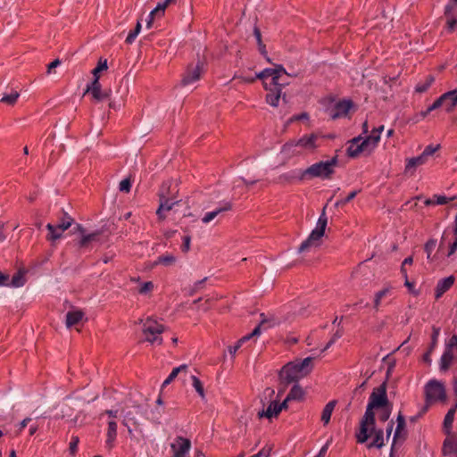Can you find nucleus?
Wrapping results in <instances>:
<instances>
[{
	"label": "nucleus",
	"mask_w": 457,
	"mask_h": 457,
	"mask_svg": "<svg viewBox=\"0 0 457 457\" xmlns=\"http://www.w3.org/2000/svg\"><path fill=\"white\" fill-rule=\"evenodd\" d=\"M337 155L334 156L329 161L316 162L303 170L301 179H305V180H311L314 178L328 179L334 174L335 167L337 165Z\"/></svg>",
	"instance_id": "nucleus-2"
},
{
	"label": "nucleus",
	"mask_w": 457,
	"mask_h": 457,
	"mask_svg": "<svg viewBox=\"0 0 457 457\" xmlns=\"http://www.w3.org/2000/svg\"><path fill=\"white\" fill-rule=\"evenodd\" d=\"M140 30H141V23H140V21H137L134 30H131L129 33V35L126 38V43L132 44L134 42L135 38L137 37V36L139 34Z\"/></svg>",
	"instance_id": "nucleus-47"
},
{
	"label": "nucleus",
	"mask_w": 457,
	"mask_h": 457,
	"mask_svg": "<svg viewBox=\"0 0 457 457\" xmlns=\"http://www.w3.org/2000/svg\"><path fill=\"white\" fill-rule=\"evenodd\" d=\"M368 404L377 409L386 407L389 404L386 395V380H385L379 386L373 389Z\"/></svg>",
	"instance_id": "nucleus-13"
},
{
	"label": "nucleus",
	"mask_w": 457,
	"mask_h": 457,
	"mask_svg": "<svg viewBox=\"0 0 457 457\" xmlns=\"http://www.w3.org/2000/svg\"><path fill=\"white\" fill-rule=\"evenodd\" d=\"M453 232L455 236V239L454 242L450 245L449 252L447 253L448 257L452 256L457 250V215L455 216Z\"/></svg>",
	"instance_id": "nucleus-46"
},
{
	"label": "nucleus",
	"mask_w": 457,
	"mask_h": 457,
	"mask_svg": "<svg viewBox=\"0 0 457 457\" xmlns=\"http://www.w3.org/2000/svg\"><path fill=\"white\" fill-rule=\"evenodd\" d=\"M454 283V277L449 276L440 279L436 287L435 297L439 299L446 291H448Z\"/></svg>",
	"instance_id": "nucleus-22"
},
{
	"label": "nucleus",
	"mask_w": 457,
	"mask_h": 457,
	"mask_svg": "<svg viewBox=\"0 0 457 457\" xmlns=\"http://www.w3.org/2000/svg\"><path fill=\"white\" fill-rule=\"evenodd\" d=\"M84 317V312L82 311H71L66 314V326L71 328L78 324Z\"/></svg>",
	"instance_id": "nucleus-32"
},
{
	"label": "nucleus",
	"mask_w": 457,
	"mask_h": 457,
	"mask_svg": "<svg viewBox=\"0 0 457 457\" xmlns=\"http://www.w3.org/2000/svg\"><path fill=\"white\" fill-rule=\"evenodd\" d=\"M366 141H368V145H370L369 154H370L373 149L377 146L378 143L380 140V136L378 133H374V130L372 129L371 135L368 136L365 138Z\"/></svg>",
	"instance_id": "nucleus-42"
},
{
	"label": "nucleus",
	"mask_w": 457,
	"mask_h": 457,
	"mask_svg": "<svg viewBox=\"0 0 457 457\" xmlns=\"http://www.w3.org/2000/svg\"><path fill=\"white\" fill-rule=\"evenodd\" d=\"M359 192H360V190L352 191L345 199L338 200L337 202H336L335 207L338 208V207L345 205V204L351 202L357 195V194Z\"/></svg>",
	"instance_id": "nucleus-49"
},
{
	"label": "nucleus",
	"mask_w": 457,
	"mask_h": 457,
	"mask_svg": "<svg viewBox=\"0 0 457 457\" xmlns=\"http://www.w3.org/2000/svg\"><path fill=\"white\" fill-rule=\"evenodd\" d=\"M79 442V439L78 436L71 437V441L70 446H69L71 454L74 455L76 453Z\"/></svg>",
	"instance_id": "nucleus-60"
},
{
	"label": "nucleus",
	"mask_w": 457,
	"mask_h": 457,
	"mask_svg": "<svg viewBox=\"0 0 457 457\" xmlns=\"http://www.w3.org/2000/svg\"><path fill=\"white\" fill-rule=\"evenodd\" d=\"M204 60L198 59L195 65L189 64L182 77L181 85L186 87L200 79L204 71Z\"/></svg>",
	"instance_id": "nucleus-9"
},
{
	"label": "nucleus",
	"mask_w": 457,
	"mask_h": 457,
	"mask_svg": "<svg viewBox=\"0 0 457 457\" xmlns=\"http://www.w3.org/2000/svg\"><path fill=\"white\" fill-rule=\"evenodd\" d=\"M396 421H397V426H396V428H395V435H394V438H393V444H392V446H391L390 457L394 456V451H395V444H396L397 439L402 438L403 440H404L405 437H406V432L404 431L405 430V426H406L405 418L402 414V412L398 413Z\"/></svg>",
	"instance_id": "nucleus-18"
},
{
	"label": "nucleus",
	"mask_w": 457,
	"mask_h": 457,
	"mask_svg": "<svg viewBox=\"0 0 457 457\" xmlns=\"http://www.w3.org/2000/svg\"><path fill=\"white\" fill-rule=\"evenodd\" d=\"M260 335V328H255L250 334L241 337L238 342L239 345H243L245 342L250 340L253 337H257Z\"/></svg>",
	"instance_id": "nucleus-54"
},
{
	"label": "nucleus",
	"mask_w": 457,
	"mask_h": 457,
	"mask_svg": "<svg viewBox=\"0 0 457 457\" xmlns=\"http://www.w3.org/2000/svg\"><path fill=\"white\" fill-rule=\"evenodd\" d=\"M352 107V102L351 101H341L338 102L336 105L334 110L332 111L330 116L333 120L337 119L339 117L345 116L350 108Z\"/></svg>",
	"instance_id": "nucleus-23"
},
{
	"label": "nucleus",
	"mask_w": 457,
	"mask_h": 457,
	"mask_svg": "<svg viewBox=\"0 0 457 457\" xmlns=\"http://www.w3.org/2000/svg\"><path fill=\"white\" fill-rule=\"evenodd\" d=\"M19 96H20V94L17 91H15L10 95L4 96L0 101L6 104L13 105L17 102V99L19 98Z\"/></svg>",
	"instance_id": "nucleus-45"
},
{
	"label": "nucleus",
	"mask_w": 457,
	"mask_h": 457,
	"mask_svg": "<svg viewBox=\"0 0 457 457\" xmlns=\"http://www.w3.org/2000/svg\"><path fill=\"white\" fill-rule=\"evenodd\" d=\"M190 244H191V237L185 236L183 237V244L181 245V251L183 253H187L190 250Z\"/></svg>",
	"instance_id": "nucleus-62"
},
{
	"label": "nucleus",
	"mask_w": 457,
	"mask_h": 457,
	"mask_svg": "<svg viewBox=\"0 0 457 457\" xmlns=\"http://www.w3.org/2000/svg\"><path fill=\"white\" fill-rule=\"evenodd\" d=\"M425 395L428 404L436 401H444L446 398L445 386L437 380H430L426 385Z\"/></svg>",
	"instance_id": "nucleus-8"
},
{
	"label": "nucleus",
	"mask_w": 457,
	"mask_h": 457,
	"mask_svg": "<svg viewBox=\"0 0 457 457\" xmlns=\"http://www.w3.org/2000/svg\"><path fill=\"white\" fill-rule=\"evenodd\" d=\"M457 196H453V197H446L445 195H434V198H436V201H435V204H448L450 201H453L456 198Z\"/></svg>",
	"instance_id": "nucleus-55"
},
{
	"label": "nucleus",
	"mask_w": 457,
	"mask_h": 457,
	"mask_svg": "<svg viewBox=\"0 0 457 457\" xmlns=\"http://www.w3.org/2000/svg\"><path fill=\"white\" fill-rule=\"evenodd\" d=\"M117 436V423L113 420L108 422L105 446L111 450Z\"/></svg>",
	"instance_id": "nucleus-27"
},
{
	"label": "nucleus",
	"mask_w": 457,
	"mask_h": 457,
	"mask_svg": "<svg viewBox=\"0 0 457 457\" xmlns=\"http://www.w3.org/2000/svg\"><path fill=\"white\" fill-rule=\"evenodd\" d=\"M454 357V353L451 351L445 350L441 360H440V370L447 371L453 362Z\"/></svg>",
	"instance_id": "nucleus-35"
},
{
	"label": "nucleus",
	"mask_w": 457,
	"mask_h": 457,
	"mask_svg": "<svg viewBox=\"0 0 457 457\" xmlns=\"http://www.w3.org/2000/svg\"><path fill=\"white\" fill-rule=\"evenodd\" d=\"M445 99V96L441 95L429 107L428 111H434L442 107L444 104V101Z\"/></svg>",
	"instance_id": "nucleus-56"
},
{
	"label": "nucleus",
	"mask_w": 457,
	"mask_h": 457,
	"mask_svg": "<svg viewBox=\"0 0 457 457\" xmlns=\"http://www.w3.org/2000/svg\"><path fill=\"white\" fill-rule=\"evenodd\" d=\"M153 288H154L153 282L148 281V282H145L144 284H142L138 292H139V294L145 295V294L149 293L150 291H152Z\"/></svg>",
	"instance_id": "nucleus-58"
},
{
	"label": "nucleus",
	"mask_w": 457,
	"mask_h": 457,
	"mask_svg": "<svg viewBox=\"0 0 457 457\" xmlns=\"http://www.w3.org/2000/svg\"><path fill=\"white\" fill-rule=\"evenodd\" d=\"M253 35L256 38L260 53L265 57L267 62H271L270 58L268 56L266 46L262 43L261 30L259 29L258 27L253 28Z\"/></svg>",
	"instance_id": "nucleus-36"
},
{
	"label": "nucleus",
	"mask_w": 457,
	"mask_h": 457,
	"mask_svg": "<svg viewBox=\"0 0 457 457\" xmlns=\"http://www.w3.org/2000/svg\"><path fill=\"white\" fill-rule=\"evenodd\" d=\"M285 77L282 75L277 83L264 82V88L268 91L265 97L266 103L273 107L278 106L280 98L284 103H287V96L284 88L289 85V81Z\"/></svg>",
	"instance_id": "nucleus-4"
},
{
	"label": "nucleus",
	"mask_w": 457,
	"mask_h": 457,
	"mask_svg": "<svg viewBox=\"0 0 457 457\" xmlns=\"http://www.w3.org/2000/svg\"><path fill=\"white\" fill-rule=\"evenodd\" d=\"M436 245V240L434 239V238L429 239L425 244L424 250H425V252L427 253V259L428 260L431 259V253H432L433 250L435 249Z\"/></svg>",
	"instance_id": "nucleus-48"
},
{
	"label": "nucleus",
	"mask_w": 457,
	"mask_h": 457,
	"mask_svg": "<svg viewBox=\"0 0 457 457\" xmlns=\"http://www.w3.org/2000/svg\"><path fill=\"white\" fill-rule=\"evenodd\" d=\"M456 347H457V336L454 335L449 339V342L446 345L445 350L454 353V350Z\"/></svg>",
	"instance_id": "nucleus-61"
},
{
	"label": "nucleus",
	"mask_w": 457,
	"mask_h": 457,
	"mask_svg": "<svg viewBox=\"0 0 457 457\" xmlns=\"http://www.w3.org/2000/svg\"><path fill=\"white\" fill-rule=\"evenodd\" d=\"M27 270L25 269H20L12 278L11 282L8 281L7 287H23L27 281L26 279V274Z\"/></svg>",
	"instance_id": "nucleus-26"
},
{
	"label": "nucleus",
	"mask_w": 457,
	"mask_h": 457,
	"mask_svg": "<svg viewBox=\"0 0 457 457\" xmlns=\"http://www.w3.org/2000/svg\"><path fill=\"white\" fill-rule=\"evenodd\" d=\"M343 336V330L341 328L337 329L334 335L332 336L331 339L328 342V344L325 345V347L322 349V352L327 351L338 338H340Z\"/></svg>",
	"instance_id": "nucleus-51"
},
{
	"label": "nucleus",
	"mask_w": 457,
	"mask_h": 457,
	"mask_svg": "<svg viewBox=\"0 0 457 457\" xmlns=\"http://www.w3.org/2000/svg\"><path fill=\"white\" fill-rule=\"evenodd\" d=\"M314 359V357H306L303 360L287 362L279 370L278 378L285 379L290 384L297 383L312 371Z\"/></svg>",
	"instance_id": "nucleus-1"
},
{
	"label": "nucleus",
	"mask_w": 457,
	"mask_h": 457,
	"mask_svg": "<svg viewBox=\"0 0 457 457\" xmlns=\"http://www.w3.org/2000/svg\"><path fill=\"white\" fill-rule=\"evenodd\" d=\"M108 69L107 65V60H102L100 59L97 66L92 71L93 78H97V79H100V72L103 71H106Z\"/></svg>",
	"instance_id": "nucleus-43"
},
{
	"label": "nucleus",
	"mask_w": 457,
	"mask_h": 457,
	"mask_svg": "<svg viewBox=\"0 0 457 457\" xmlns=\"http://www.w3.org/2000/svg\"><path fill=\"white\" fill-rule=\"evenodd\" d=\"M283 74H287V71L281 64H274V68H267L263 71L256 73V79L262 80V84L267 82L266 79L268 78H271V81L270 83H277L278 79L281 78Z\"/></svg>",
	"instance_id": "nucleus-15"
},
{
	"label": "nucleus",
	"mask_w": 457,
	"mask_h": 457,
	"mask_svg": "<svg viewBox=\"0 0 457 457\" xmlns=\"http://www.w3.org/2000/svg\"><path fill=\"white\" fill-rule=\"evenodd\" d=\"M107 231V229L103 227L101 229H97L92 233H87L86 236H83L79 238L78 241V247L80 249H86L89 248L91 244L93 243H104L105 242L109 235H105L104 233Z\"/></svg>",
	"instance_id": "nucleus-12"
},
{
	"label": "nucleus",
	"mask_w": 457,
	"mask_h": 457,
	"mask_svg": "<svg viewBox=\"0 0 457 457\" xmlns=\"http://www.w3.org/2000/svg\"><path fill=\"white\" fill-rule=\"evenodd\" d=\"M176 257L172 254L162 255L157 258V260L154 262L153 266H156L158 264L170 266L176 262Z\"/></svg>",
	"instance_id": "nucleus-38"
},
{
	"label": "nucleus",
	"mask_w": 457,
	"mask_h": 457,
	"mask_svg": "<svg viewBox=\"0 0 457 457\" xmlns=\"http://www.w3.org/2000/svg\"><path fill=\"white\" fill-rule=\"evenodd\" d=\"M303 395H304V391L302 388V386L300 385H298L297 383H295L287 396V400L294 401V400L303 399Z\"/></svg>",
	"instance_id": "nucleus-37"
},
{
	"label": "nucleus",
	"mask_w": 457,
	"mask_h": 457,
	"mask_svg": "<svg viewBox=\"0 0 457 457\" xmlns=\"http://www.w3.org/2000/svg\"><path fill=\"white\" fill-rule=\"evenodd\" d=\"M74 220L67 213L64 212L63 218L57 225H52L48 223L46 228L49 231L46 238L50 241H55L62 237V233L71 227Z\"/></svg>",
	"instance_id": "nucleus-7"
},
{
	"label": "nucleus",
	"mask_w": 457,
	"mask_h": 457,
	"mask_svg": "<svg viewBox=\"0 0 457 457\" xmlns=\"http://www.w3.org/2000/svg\"><path fill=\"white\" fill-rule=\"evenodd\" d=\"M91 94L92 98L96 102H101L105 99H110L112 96L111 88H102V85L97 78H93L92 81L87 86L84 95Z\"/></svg>",
	"instance_id": "nucleus-11"
},
{
	"label": "nucleus",
	"mask_w": 457,
	"mask_h": 457,
	"mask_svg": "<svg viewBox=\"0 0 457 457\" xmlns=\"http://www.w3.org/2000/svg\"><path fill=\"white\" fill-rule=\"evenodd\" d=\"M281 153L287 157H292L300 154L301 150L295 145V141L291 139L283 145L281 147Z\"/></svg>",
	"instance_id": "nucleus-31"
},
{
	"label": "nucleus",
	"mask_w": 457,
	"mask_h": 457,
	"mask_svg": "<svg viewBox=\"0 0 457 457\" xmlns=\"http://www.w3.org/2000/svg\"><path fill=\"white\" fill-rule=\"evenodd\" d=\"M131 187V182L129 179H125L120 182L119 189L121 192L129 193Z\"/></svg>",
	"instance_id": "nucleus-57"
},
{
	"label": "nucleus",
	"mask_w": 457,
	"mask_h": 457,
	"mask_svg": "<svg viewBox=\"0 0 457 457\" xmlns=\"http://www.w3.org/2000/svg\"><path fill=\"white\" fill-rule=\"evenodd\" d=\"M318 136L316 134L305 135L299 139H293L298 148L301 150H313L317 147L316 141Z\"/></svg>",
	"instance_id": "nucleus-19"
},
{
	"label": "nucleus",
	"mask_w": 457,
	"mask_h": 457,
	"mask_svg": "<svg viewBox=\"0 0 457 457\" xmlns=\"http://www.w3.org/2000/svg\"><path fill=\"white\" fill-rule=\"evenodd\" d=\"M455 408H451L445 417V420H444V428L446 431L447 434L450 433V430L452 428V426H453V419H454V413H455Z\"/></svg>",
	"instance_id": "nucleus-40"
},
{
	"label": "nucleus",
	"mask_w": 457,
	"mask_h": 457,
	"mask_svg": "<svg viewBox=\"0 0 457 457\" xmlns=\"http://www.w3.org/2000/svg\"><path fill=\"white\" fill-rule=\"evenodd\" d=\"M439 148H440V145H437L436 146L429 145L426 146L425 150L423 151V153L421 154L428 160V157L432 155L437 150H439Z\"/></svg>",
	"instance_id": "nucleus-53"
},
{
	"label": "nucleus",
	"mask_w": 457,
	"mask_h": 457,
	"mask_svg": "<svg viewBox=\"0 0 457 457\" xmlns=\"http://www.w3.org/2000/svg\"><path fill=\"white\" fill-rule=\"evenodd\" d=\"M261 321L256 328H260V333L262 332V328L267 329L269 328L275 327L279 324V321L274 315H270L266 317L264 313H261Z\"/></svg>",
	"instance_id": "nucleus-30"
},
{
	"label": "nucleus",
	"mask_w": 457,
	"mask_h": 457,
	"mask_svg": "<svg viewBox=\"0 0 457 457\" xmlns=\"http://www.w3.org/2000/svg\"><path fill=\"white\" fill-rule=\"evenodd\" d=\"M280 413V411L278 409V401H271L269 404L267 410H262L258 412V417L260 419L265 417L267 419H271L273 417H277Z\"/></svg>",
	"instance_id": "nucleus-29"
},
{
	"label": "nucleus",
	"mask_w": 457,
	"mask_h": 457,
	"mask_svg": "<svg viewBox=\"0 0 457 457\" xmlns=\"http://www.w3.org/2000/svg\"><path fill=\"white\" fill-rule=\"evenodd\" d=\"M207 280V278H204L201 280L196 281L194 286L189 290V295H193L195 294L204 285V283Z\"/></svg>",
	"instance_id": "nucleus-59"
},
{
	"label": "nucleus",
	"mask_w": 457,
	"mask_h": 457,
	"mask_svg": "<svg viewBox=\"0 0 457 457\" xmlns=\"http://www.w3.org/2000/svg\"><path fill=\"white\" fill-rule=\"evenodd\" d=\"M349 143L350 145L347 148L348 156L354 158L364 152L369 154V149L370 147L368 145V141L362 139L361 136L353 138Z\"/></svg>",
	"instance_id": "nucleus-17"
},
{
	"label": "nucleus",
	"mask_w": 457,
	"mask_h": 457,
	"mask_svg": "<svg viewBox=\"0 0 457 457\" xmlns=\"http://www.w3.org/2000/svg\"><path fill=\"white\" fill-rule=\"evenodd\" d=\"M303 170H292L282 173L278 177V182L281 184H292L295 181H304L305 179H301Z\"/></svg>",
	"instance_id": "nucleus-20"
},
{
	"label": "nucleus",
	"mask_w": 457,
	"mask_h": 457,
	"mask_svg": "<svg viewBox=\"0 0 457 457\" xmlns=\"http://www.w3.org/2000/svg\"><path fill=\"white\" fill-rule=\"evenodd\" d=\"M192 383H193V386L194 388L195 389V391L198 393V395H200V397L202 399H204L205 397V393H204V386L202 384V382L200 381V379L195 377V376H192Z\"/></svg>",
	"instance_id": "nucleus-44"
},
{
	"label": "nucleus",
	"mask_w": 457,
	"mask_h": 457,
	"mask_svg": "<svg viewBox=\"0 0 457 457\" xmlns=\"http://www.w3.org/2000/svg\"><path fill=\"white\" fill-rule=\"evenodd\" d=\"M435 81V77L433 75H428L424 83H420L416 87V92L424 93L428 90V88L432 85Z\"/></svg>",
	"instance_id": "nucleus-41"
},
{
	"label": "nucleus",
	"mask_w": 457,
	"mask_h": 457,
	"mask_svg": "<svg viewBox=\"0 0 457 457\" xmlns=\"http://www.w3.org/2000/svg\"><path fill=\"white\" fill-rule=\"evenodd\" d=\"M232 209L231 203H226L222 207H220L212 212H207L202 219L204 223H209L213 219H215L218 215L224 212L230 211Z\"/></svg>",
	"instance_id": "nucleus-28"
},
{
	"label": "nucleus",
	"mask_w": 457,
	"mask_h": 457,
	"mask_svg": "<svg viewBox=\"0 0 457 457\" xmlns=\"http://www.w3.org/2000/svg\"><path fill=\"white\" fill-rule=\"evenodd\" d=\"M443 453L449 457H457V441L453 437H448L443 445Z\"/></svg>",
	"instance_id": "nucleus-25"
},
{
	"label": "nucleus",
	"mask_w": 457,
	"mask_h": 457,
	"mask_svg": "<svg viewBox=\"0 0 457 457\" xmlns=\"http://www.w3.org/2000/svg\"><path fill=\"white\" fill-rule=\"evenodd\" d=\"M374 434L373 440L368 444V448L380 449L384 445V431L382 429H374L371 435Z\"/></svg>",
	"instance_id": "nucleus-33"
},
{
	"label": "nucleus",
	"mask_w": 457,
	"mask_h": 457,
	"mask_svg": "<svg viewBox=\"0 0 457 457\" xmlns=\"http://www.w3.org/2000/svg\"><path fill=\"white\" fill-rule=\"evenodd\" d=\"M289 385L290 383L285 379L278 378V397H280L286 392Z\"/></svg>",
	"instance_id": "nucleus-52"
},
{
	"label": "nucleus",
	"mask_w": 457,
	"mask_h": 457,
	"mask_svg": "<svg viewBox=\"0 0 457 457\" xmlns=\"http://www.w3.org/2000/svg\"><path fill=\"white\" fill-rule=\"evenodd\" d=\"M172 457H187L191 449V441L183 436H177L173 443L170 444Z\"/></svg>",
	"instance_id": "nucleus-16"
},
{
	"label": "nucleus",
	"mask_w": 457,
	"mask_h": 457,
	"mask_svg": "<svg viewBox=\"0 0 457 457\" xmlns=\"http://www.w3.org/2000/svg\"><path fill=\"white\" fill-rule=\"evenodd\" d=\"M328 204L323 207L317 221V227L311 232L306 240H304L298 248V253L308 251L311 247H318L320 245V239L325 234L328 224L326 210Z\"/></svg>",
	"instance_id": "nucleus-3"
},
{
	"label": "nucleus",
	"mask_w": 457,
	"mask_h": 457,
	"mask_svg": "<svg viewBox=\"0 0 457 457\" xmlns=\"http://www.w3.org/2000/svg\"><path fill=\"white\" fill-rule=\"evenodd\" d=\"M123 425L128 428L129 433L131 434V426H139V420L145 414V410L140 405H133L131 408L124 410Z\"/></svg>",
	"instance_id": "nucleus-10"
},
{
	"label": "nucleus",
	"mask_w": 457,
	"mask_h": 457,
	"mask_svg": "<svg viewBox=\"0 0 457 457\" xmlns=\"http://www.w3.org/2000/svg\"><path fill=\"white\" fill-rule=\"evenodd\" d=\"M445 96L443 106L447 113L453 112L457 108V89L450 90L443 94Z\"/></svg>",
	"instance_id": "nucleus-21"
},
{
	"label": "nucleus",
	"mask_w": 457,
	"mask_h": 457,
	"mask_svg": "<svg viewBox=\"0 0 457 457\" xmlns=\"http://www.w3.org/2000/svg\"><path fill=\"white\" fill-rule=\"evenodd\" d=\"M271 447L266 446L263 447L258 453L255 455H259V457H270L271 454Z\"/></svg>",
	"instance_id": "nucleus-64"
},
{
	"label": "nucleus",
	"mask_w": 457,
	"mask_h": 457,
	"mask_svg": "<svg viewBox=\"0 0 457 457\" xmlns=\"http://www.w3.org/2000/svg\"><path fill=\"white\" fill-rule=\"evenodd\" d=\"M337 403V400H332V401L328 402L323 408L320 419L324 425H327L329 423L332 412H333Z\"/></svg>",
	"instance_id": "nucleus-34"
},
{
	"label": "nucleus",
	"mask_w": 457,
	"mask_h": 457,
	"mask_svg": "<svg viewBox=\"0 0 457 457\" xmlns=\"http://www.w3.org/2000/svg\"><path fill=\"white\" fill-rule=\"evenodd\" d=\"M308 113L307 112H302L300 114H297V115H294L293 117H291L288 121L287 122V126L294 121H296V120H307L308 119Z\"/></svg>",
	"instance_id": "nucleus-63"
},
{
	"label": "nucleus",
	"mask_w": 457,
	"mask_h": 457,
	"mask_svg": "<svg viewBox=\"0 0 457 457\" xmlns=\"http://www.w3.org/2000/svg\"><path fill=\"white\" fill-rule=\"evenodd\" d=\"M170 182H163L160 192L158 194L159 196V208L162 211H171L175 205L179 204V200H174L172 197H170Z\"/></svg>",
	"instance_id": "nucleus-14"
},
{
	"label": "nucleus",
	"mask_w": 457,
	"mask_h": 457,
	"mask_svg": "<svg viewBox=\"0 0 457 457\" xmlns=\"http://www.w3.org/2000/svg\"><path fill=\"white\" fill-rule=\"evenodd\" d=\"M375 407L368 404L366 411L361 420L360 429L356 433V440L359 444H363L370 437L371 432L374 431L376 427V420L374 413Z\"/></svg>",
	"instance_id": "nucleus-5"
},
{
	"label": "nucleus",
	"mask_w": 457,
	"mask_h": 457,
	"mask_svg": "<svg viewBox=\"0 0 457 457\" xmlns=\"http://www.w3.org/2000/svg\"><path fill=\"white\" fill-rule=\"evenodd\" d=\"M177 2V0H164L163 2H160L157 4L155 7V12L159 11L161 14L163 16L165 9Z\"/></svg>",
	"instance_id": "nucleus-50"
},
{
	"label": "nucleus",
	"mask_w": 457,
	"mask_h": 457,
	"mask_svg": "<svg viewBox=\"0 0 457 457\" xmlns=\"http://www.w3.org/2000/svg\"><path fill=\"white\" fill-rule=\"evenodd\" d=\"M140 323L143 324L142 332L145 336V341L151 344L157 343L158 345L162 343L160 335L164 331L163 325L159 324L152 318H147L145 321L141 320Z\"/></svg>",
	"instance_id": "nucleus-6"
},
{
	"label": "nucleus",
	"mask_w": 457,
	"mask_h": 457,
	"mask_svg": "<svg viewBox=\"0 0 457 457\" xmlns=\"http://www.w3.org/2000/svg\"><path fill=\"white\" fill-rule=\"evenodd\" d=\"M426 162L427 159L422 154L408 159L405 165L404 173L413 175L416 168L418 166L423 165L426 163Z\"/></svg>",
	"instance_id": "nucleus-24"
},
{
	"label": "nucleus",
	"mask_w": 457,
	"mask_h": 457,
	"mask_svg": "<svg viewBox=\"0 0 457 457\" xmlns=\"http://www.w3.org/2000/svg\"><path fill=\"white\" fill-rule=\"evenodd\" d=\"M187 370V364H182L179 367L174 368L169 377L163 381L162 386H168L171 381L175 379L178 374L181 371H186Z\"/></svg>",
	"instance_id": "nucleus-39"
}]
</instances>
